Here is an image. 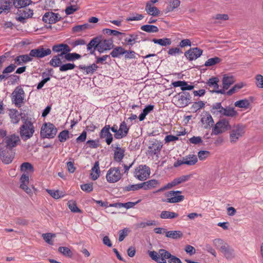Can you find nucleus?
<instances>
[{
  "instance_id": "nucleus-10",
  "label": "nucleus",
  "mask_w": 263,
  "mask_h": 263,
  "mask_svg": "<svg viewBox=\"0 0 263 263\" xmlns=\"http://www.w3.org/2000/svg\"><path fill=\"white\" fill-rule=\"evenodd\" d=\"M245 134V128L241 125H237L233 127L230 132V138L231 143H235L239 138Z\"/></svg>"
},
{
  "instance_id": "nucleus-17",
  "label": "nucleus",
  "mask_w": 263,
  "mask_h": 263,
  "mask_svg": "<svg viewBox=\"0 0 263 263\" xmlns=\"http://www.w3.org/2000/svg\"><path fill=\"white\" fill-rule=\"evenodd\" d=\"M202 50L199 48H192L185 52L184 55L190 61H193L200 57L202 54Z\"/></svg>"
},
{
  "instance_id": "nucleus-62",
  "label": "nucleus",
  "mask_w": 263,
  "mask_h": 263,
  "mask_svg": "<svg viewBox=\"0 0 263 263\" xmlns=\"http://www.w3.org/2000/svg\"><path fill=\"white\" fill-rule=\"evenodd\" d=\"M129 232V230L127 228H124L119 232V241H122L124 240L125 237L127 235Z\"/></svg>"
},
{
  "instance_id": "nucleus-23",
  "label": "nucleus",
  "mask_w": 263,
  "mask_h": 263,
  "mask_svg": "<svg viewBox=\"0 0 263 263\" xmlns=\"http://www.w3.org/2000/svg\"><path fill=\"white\" fill-rule=\"evenodd\" d=\"M220 250L227 259H231L234 257V250L227 244L222 245Z\"/></svg>"
},
{
  "instance_id": "nucleus-6",
  "label": "nucleus",
  "mask_w": 263,
  "mask_h": 263,
  "mask_svg": "<svg viewBox=\"0 0 263 263\" xmlns=\"http://www.w3.org/2000/svg\"><path fill=\"white\" fill-rule=\"evenodd\" d=\"M191 99L190 94L185 91L179 92L174 97L176 105L179 107H184L188 105L191 102Z\"/></svg>"
},
{
  "instance_id": "nucleus-57",
  "label": "nucleus",
  "mask_w": 263,
  "mask_h": 263,
  "mask_svg": "<svg viewBox=\"0 0 263 263\" xmlns=\"http://www.w3.org/2000/svg\"><path fill=\"white\" fill-rule=\"evenodd\" d=\"M156 224V221L155 220H148L146 222H141L139 223L138 227L140 228H144L147 226H155Z\"/></svg>"
},
{
  "instance_id": "nucleus-64",
  "label": "nucleus",
  "mask_w": 263,
  "mask_h": 263,
  "mask_svg": "<svg viewBox=\"0 0 263 263\" xmlns=\"http://www.w3.org/2000/svg\"><path fill=\"white\" fill-rule=\"evenodd\" d=\"M256 84L259 88H263V76L258 74L255 77Z\"/></svg>"
},
{
  "instance_id": "nucleus-16",
  "label": "nucleus",
  "mask_w": 263,
  "mask_h": 263,
  "mask_svg": "<svg viewBox=\"0 0 263 263\" xmlns=\"http://www.w3.org/2000/svg\"><path fill=\"white\" fill-rule=\"evenodd\" d=\"M110 128L109 125H106L102 128L100 133V138L105 139V142L108 145H110L113 140L112 135L109 132Z\"/></svg>"
},
{
  "instance_id": "nucleus-1",
  "label": "nucleus",
  "mask_w": 263,
  "mask_h": 263,
  "mask_svg": "<svg viewBox=\"0 0 263 263\" xmlns=\"http://www.w3.org/2000/svg\"><path fill=\"white\" fill-rule=\"evenodd\" d=\"M22 119L25 121L20 128V134L22 140L26 141L32 137L35 132V128L30 121L25 120L23 117H22Z\"/></svg>"
},
{
  "instance_id": "nucleus-34",
  "label": "nucleus",
  "mask_w": 263,
  "mask_h": 263,
  "mask_svg": "<svg viewBox=\"0 0 263 263\" xmlns=\"http://www.w3.org/2000/svg\"><path fill=\"white\" fill-rule=\"evenodd\" d=\"M33 14V12L32 10L29 9L27 11H24L23 13H21L17 18V20L21 23H25L26 20L29 17H32Z\"/></svg>"
},
{
  "instance_id": "nucleus-42",
  "label": "nucleus",
  "mask_w": 263,
  "mask_h": 263,
  "mask_svg": "<svg viewBox=\"0 0 263 263\" xmlns=\"http://www.w3.org/2000/svg\"><path fill=\"white\" fill-rule=\"evenodd\" d=\"M79 9V7L77 5V2H75V4L70 5L67 6L65 12L67 15L73 14L76 11Z\"/></svg>"
},
{
  "instance_id": "nucleus-30",
  "label": "nucleus",
  "mask_w": 263,
  "mask_h": 263,
  "mask_svg": "<svg viewBox=\"0 0 263 263\" xmlns=\"http://www.w3.org/2000/svg\"><path fill=\"white\" fill-rule=\"evenodd\" d=\"M238 115V112L233 107L227 106L224 107L222 112V117H235Z\"/></svg>"
},
{
  "instance_id": "nucleus-55",
  "label": "nucleus",
  "mask_w": 263,
  "mask_h": 263,
  "mask_svg": "<svg viewBox=\"0 0 263 263\" xmlns=\"http://www.w3.org/2000/svg\"><path fill=\"white\" fill-rule=\"evenodd\" d=\"M89 25L88 24H84L83 25H77L72 28V31L74 32H80L82 31L88 29Z\"/></svg>"
},
{
  "instance_id": "nucleus-50",
  "label": "nucleus",
  "mask_w": 263,
  "mask_h": 263,
  "mask_svg": "<svg viewBox=\"0 0 263 263\" xmlns=\"http://www.w3.org/2000/svg\"><path fill=\"white\" fill-rule=\"evenodd\" d=\"M49 64L53 67H60L62 65V61L59 57L53 56L50 61Z\"/></svg>"
},
{
  "instance_id": "nucleus-38",
  "label": "nucleus",
  "mask_w": 263,
  "mask_h": 263,
  "mask_svg": "<svg viewBox=\"0 0 263 263\" xmlns=\"http://www.w3.org/2000/svg\"><path fill=\"white\" fill-rule=\"evenodd\" d=\"M178 216V214L177 213L169 211H163L160 215V217L161 219H173Z\"/></svg>"
},
{
  "instance_id": "nucleus-54",
  "label": "nucleus",
  "mask_w": 263,
  "mask_h": 263,
  "mask_svg": "<svg viewBox=\"0 0 263 263\" xmlns=\"http://www.w3.org/2000/svg\"><path fill=\"white\" fill-rule=\"evenodd\" d=\"M76 67V65L73 63H66L61 65L59 70L60 71L63 72L69 70L73 69Z\"/></svg>"
},
{
  "instance_id": "nucleus-5",
  "label": "nucleus",
  "mask_w": 263,
  "mask_h": 263,
  "mask_svg": "<svg viewBox=\"0 0 263 263\" xmlns=\"http://www.w3.org/2000/svg\"><path fill=\"white\" fill-rule=\"evenodd\" d=\"M0 156L3 162L9 164L14 157V153L12 149L4 147V143H0Z\"/></svg>"
},
{
  "instance_id": "nucleus-19",
  "label": "nucleus",
  "mask_w": 263,
  "mask_h": 263,
  "mask_svg": "<svg viewBox=\"0 0 263 263\" xmlns=\"http://www.w3.org/2000/svg\"><path fill=\"white\" fill-rule=\"evenodd\" d=\"M99 45V36L92 39L87 45V50L89 51L90 54L96 55L95 50L98 51Z\"/></svg>"
},
{
  "instance_id": "nucleus-13",
  "label": "nucleus",
  "mask_w": 263,
  "mask_h": 263,
  "mask_svg": "<svg viewBox=\"0 0 263 263\" xmlns=\"http://www.w3.org/2000/svg\"><path fill=\"white\" fill-rule=\"evenodd\" d=\"M219 82V79L217 77H213L210 79L206 82L205 87L207 88L209 87L210 88H213V89L211 90L212 92H215L217 93L220 94H225L226 91L224 89H219V85L218 83Z\"/></svg>"
},
{
  "instance_id": "nucleus-47",
  "label": "nucleus",
  "mask_w": 263,
  "mask_h": 263,
  "mask_svg": "<svg viewBox=\"0 0 263 263\" xmlns=\"http://www.w3.org/2000/svg\"><path fill=\"white\" fill-rule=\"evenodd\" d=\"M234 105L236 107L239 108H247L249 106L250 103L248 100L243 99L235 102Z\"/></svg>"
},
{
  "instance_id": "nucleus-51",
  "label": "nucleus",
  "mask_w": 263,
  "mask_h": 263,
  "mask_svg": "<svg viewBox=\"0 0 263 263\" xmlns=\"http://www.w3.org/2000/svg\"><path fill=\"white\" fill-rule=\"evenodd\" d=\"M69 131L67 130H64L60 133L58 135V138L61 142H64L68 139L69 137Z\"/></svg>"
},
{
  "instance_id": "nucleus-29",
  "label": "nucleus",
  "mask_w": 263,
  "mask_h": 263,
  "mask_svg": "<svg viewBox=\"0 0 263 263\" xmlns=\"http://www.w3.org/2000/svg\"><path fill=\"white\" fill-rule=\"evenodd\" d=\"M183 158L184 161V164H186L189 166L194 165L198 161L197 156L193 154L187 155Z\"/></svg>"
},
{
  "instance_id": "nucleus-24",
  "label": "nucleus",
  "mask_w": 263,
  "mask_h": 263,
  "mask_svg": "<svg viewBox=\"0 0 263 263\" xmlns=\"http://www.w3.org/2000/svg\"><path fill=\"white\" fill-rule=\"evenodd\" d=\"M12 6V0H0V14L8 13Z\"/></svg>"
},
{
  "instance_id": "nucleus-45",
  "label": "nucleus",
  "mask_w": 263,
  "mask_h": 263,
  "mask_svg": "<svg viewBox=\"0 0 263 263\" xmlns=\"http://www.w3.org/2000/svg\"><path fill=\"white\" fill-rule=\"evenodd\" d=\"M11 121L14 124H17L20 121V118L17 110H11L9 114Z\"/></svg>"
},
{
  "instance_id": "nucleus-2",
  "label": "nucleus",
  "mask_w": 263,
  "mask_h": 263,
  "mask_svg": "<svg viewBox=\"0 0 263 263\" xmlns=\"http://www.w3.org/2000/svg\"><path fill=\"white\" fill-rule=\"evenodd\" d=\"M148 255L151 258L158 263H167L166 259H169L171 254L164 249H160L158 252L149 251Z\"/></svg>"
},
{
  "instance_id": "nucleus-52",
  "label": "nucleus",
  "mask_w": 263,
  "mask_h": 263,
  "mask_svg": "<svg viewBox=\"0 0 263 263\" xmlns=\"http://www.w3.org/2000/svg\"><path fill=\"white\" fill-rule=\"evenodd\" d=\"M125 151H115L114 155V159L116 162H121L125 156Z\"/></svg>"
},
{
  "instance_id": "nucleus-60",
  "label": "nucleus",
  "mask_w": 263,
  "mask_h": 263,
  "mask_svg": "<svg viewBox=\"0 0 263 263\" xmlns=\"http://www.w3.org/2000/svg\"><path fill=\"white\" fill-rule=\"evenodd\" d=\"M242 87L243 85L242 84H236L231 89H230L226 93H227V95L231 96L232 94L235 93L237 91L241 88Z\"/></svg>"
},
{
  "instance_id": "nucleus-7",
  "label": "nucleus",
  "mask_w": 263,
  "mask_h": 263,
  "mask_svg": "<svg viewBox=\"0 0 263 263\" xmlns=\"http://www.w3.org/2000/svg\"><path fill=\"white\" fill-rule=\"evenodd\" d=\"M122 176L119 167H112L107 171L106 178L109 183H116L121 179Z\"/></svg>"
},
{
  "instance_id": "nucleus-18",
  "label": "nucleus",
  "mask_w": 263,
  "mask_h": 263,
  "mask_svg": "<svg viewBox=\"0 0 263 263\" xmlns=\"http://www.w3.org/2000/svg\"><path fill=\"white\" fill-rule=\"evenodd\" d=\"M143 33L139 32L138 33H132L128 34V36H127L124 39V41L127 43L128 45L133 46L136 43H139L143 40L139 37L140 35L142 34Z\"/></svg>"
},
{
  "instance_id": "nucleus-48",
  "label": "nucleus",
  "mask_w": 263,
  "mask_h": 263,
  "mask_svg": "<svg viewBox=\"0 0 263 263\" xmlns=\"http://www.w3.org/2000/svg\"><path fill=\"white\" fill-rule=\"evenodd\" d=\"M46 191L51 195V197L55 199H59L64 196L63 192H61L59 190L54 191L47 189Z\"/></svg>"
},
{
  "instance_id": "nucleus-49",
  "label": "nucleus",
  "mask_w": 263,
  "mask_h": 263,
  "mask_svg": "<svg viewBox=\"0 0 263 263\" xmlns=\"http://www.w3.org/2000/svg\"><path fill=\"white\" fill-rule=\"evenodd\" d=\"M21 171L22 172H33L34 171L32 165L29 162H24L21 165Z\"/></svg>"
},
{
  "instance_id": "nucleus-12",
  "label": "nucleus",
  "mask_w": 263,
  "mask_h": 263,
  "mask_svg": "<svg viewBox=\"0 0 263 263\" xmlns=\"http://www.w3.org/2000/svg\"><path fill=\"white\" fill-rule=\"evenodd\" d=\"M61 18V15L59 13L48 11L43 16L42 20L45 23L52 24L60 21Z\"/></svg>"
},
{
  "instance_id": "nucleus-3",
  "label": "nucleus",
  "mask_w": 263,
  "mask_h": 263,
  "mask_svg": "<svg viewBox=\"0 0 263 263\" xmlns=\"http://www.w3.org/2000/svg\"><path fill=\"white\" fill-rule=\"evenodd\" d=\"M57 133V128L51 123H44L41 129V136L42 138H53Z\"/></svg>"
},
{
  "instance_id": "nucleus-14",
  "label": "nucleus",
  "mask_w": 263,
  "mask_h": 263,
  "mask_svg": "<svg viewBox=\"0 0 263 263\" xmlns=\"http://www.w3.org/2000/svg\"><path fill=\"white\" fill-rule=\"evenodd\" d=\"M51 50L49 48L44 49L40 47L36 49H33L30 51V56L37 58H43L47 55H50Z\"/></svg>"
},
{
  "instance_id": "nucleus-41",
  "label": "nucleus",
  "mask_w": 263,
  "mask_h": 263,
  "mask_svg": "<svg viewBox=\"0 0 263 263\" xmlns=\"http://www.w3.org/2000/svg\"><path fill=\"white\" fill-rule=\"evenodd\" d=\"M152 41L155 44H158L162 46H166L171 44V40L168 38H163L160 39H153Z\"/></svg>"
},
{
  "instance_id": "nucleus-20",
  "label": "nucleus",
  "mask_w": 263,
  "mask_h": 263,
  "mask_svg": "<svg viewBox=\"0 0 263 263\" xmlns=\"http://www.w3.org/2000/svg\"><path fill=\"white\" fill-rule=\"evenodd\" d=\"M224 107H222L221 103L216 102L213 104L210 107L211 113L216 116L222 117V112Z\"/></svg>"
},
{
  "instance_id": "nucleus-21",
  "label": "nucleus",
  "mask_w": 263,
  "mask_h": 263,
  "mask_svg": "<svg viewBox=\"0 0 263 263\" xmlns=\"http://www.w3.org/2000/svg\"><path fill=\"white\" fill-rule=\"evenodd\" d=\"M129 128L126 123L123 121L121 123L119 128V132L117 134H115V138L117 139H121L125 137L128 133Z\"/></svg>"
},
{
  "instance_id": "nucleus-15",
  "label": "nucleus",
  "mask_w": 263,
  "mask_h": 263,
  "mask_svg": "<svg viewBox=\"0 0 263 263\" xmlns=\"http://www.w3.org/2000/svg\"><path fill=\"white\" fill-rule=\"evenodd\" d=\"M113 41L111 39L101 40V37L99 36V45L98 51L101 53L104 51L108 50L114 47Z\"/></svg>"
},
{
  "instance_id": "nucleus-46",
  "label": "nucleus",
  "mask_w": 263,
  "mask_h": 263,
  "mask_svg": "<svg viewBox=\"0 0 263 263\" xmlns=\"http://www.w3.org/2000/svg\"><path fill=\"white\" fill-rule=\"evenodd\" d=\"M205 103L201 101L194 102L191 106V110L193 112H196L204 107Z\"/></svg>"
},
{
  "instance_id": "nucleus-59",
  "label": "nucleus",
  "mask_w": 263,
  "mask_h": 263,
  "mask_svg": "<svg viewBox=\"0 0 263 263\" xmlns=\"http://www.w3.org/2000/svg\"><path fill=\"white\" fill-rule=\"evenodd\" d=\"M55 236V234H52L51 233H45L42 234V237L44 240L48 244L52 245L53 241L52 240V238Z\"/></svg>"
},
{
  "instance_id": "nucleus-27",
  "label": "nucleus",
  "mask_w": 263,
  "mask_h": 263,
  "mask_svg": "<svg viewBox=\"0 0 263 263\" xmlns=\"http://www.w3.org/2000/svg\"><path fill=\"white\" fill-rule=\"evenodd\" d=\"M145 11L150 15L156 16L160 13L159 9L150 3V2H147L145 5Z\"/></svg>"
},
{
  "instance_id": "nucleus-61",
  "label": "nucleus",
  "mask_w": 263,
  "mask_h": 263,
  "mask_svg": "<svg viewBox=\"0 0 263 263\" xmlns=\"http://www.w3.org/2000/svg\"><path fill=\"white\" fill-rule=\"evenodd\" d=\"M68 205L71 212L74 213H81V211L77 207V204L74 202L69 201Z\"/></svg>"
},
{
  "instance_id": "nucleus-35",
  "label": "nucleus",
  "mask_w": 263,
  "mask_h": 263,
  "mask_svg": "<svg viewBox=\"0 0 263 263\" xmlns=\"http://www.w3.org/2000/svg\"><path fill=\"white\" fill-rule=\"evenodd\" d=\"M125 53V49L121 46H117L113 49L110 55L113 58H120Z\"/></svg>"
},
{
  "instance_id": "nucleus-28",
  "label": "nucleus",
  "mask_w": 263,
  "mask_h": 263,
  "mask_svg": "<svg viewBox=\"0 0 263 263\" xmlns=\"http://www.w3.org/2000/svg\"><path fill=\"white\" fill-rule=\"evenodd\" d=\"M100 173L101 172L99 167V162L97 161L95 162L91 170L90 176L91 179L93 180H97L99 177Z\"/></svg>"
},
{
  "instance_id": "nucleus-31",
  "label": "nucleus",
  "mask_w": 263,
  "mask_h": 263,
  "mask_svg": "<svg viewBox=\"0 0 263 263\" xmlns=\"http://www.w3.org/2000/svg\"><path fill=\"white\" fill-rule=\"evenodd\" d=\"M162 147V144L161 142L156 141L154 142L151 146H149L151 149V153L155 155H157L160 152Z\"/></svg>"
},
{
  "instance_id": "nucleus-39",
  "label": "nucleus",
  "mask_w": 263,
  "mask_h": 263,
  "mask_svg": "<svg viewBox=\"0 0 263 263\" xmlns=\"http://www.w3.org/2000/svg\"><path fill=\"white\" fill-rule=\"evenodd\" d=\"M154 105H149L146 106L143 109V111L139 116V120L140 121L144 120L146 116L148 115L151 111H152L154 109Z\"/></svg>"
},
{
  "instance_id": "nucleus-26",
  "label": "nucleus",
  "mask_w": 263,
  "mask_h": 263,
  "mask_svg": "<svg viewBox=\"0 0 263 263\" xmlns=\"http://www.w3.org/2000/svg\"><path fill=\"white\" fill-rule=\"evenodd\" d=\"M78 68L84 71V72L86 74H92L98 68V66L97 65L96 63H93L92 64L89 66H85L83 65H80L78 66Z\"/></svg>"
},
{
  "instance_id": "nucleus-44",
  "label": "nucleus",
  "mask_w": 263,
  "mask_h": 263,
  "mask_svg": "<svg viewBox=\"0 0 263 263\" xmlns=\"http://www.w3.org/2000/svg\"><path fill=\"white\" fill-rule=\"evenodd\" d=\"M81 58V55L77 53H67L65 56L64 58L67 61H73L76 60L80 59Z\"/></svg>"
},
{
  "instance_id": "nucleus-63",
  "label": "nucleus",
  "mask_w": 263,
  "mask_h": 263,
  "mask_svg": "<svg viewBox=\"0 0 263 263\" xmlns=\"http://www.w3.org/2000/svg\"><path fill=\"white\" fill-rule=\"evenodd\" d=\"M168 54L170 55L175 56L177 54H182L183 52L182 50L177 47L170 48L168 52Z\"/></svg>"
},
{
  "instance_id": "nucleus-37",
  "label": "nucleus",
  "mask_w": 263,
  "mask_h": 263,
  "mask_svg": "<svg viewBox=\"0 0 263 263\" xmlns=\"http://www.w3.org/2000/svg\"><path fill=\"white\" fill-rule=\"evenodd\" d=\"M168 197H170V198H167L165 201L168 203H177L182 201L184 198V196L182 195H178L174 194V195H167Z\"/></svg>"
},
{
  "instance_id": "nucleus-8",
  "label": "nucleus",
  "mask_w": 263,
  "mask_h": 263,
  "mask_svg": "<svg viewBox=\"0 0 263 263\" xmlns=\"http://www.w3.org/2000/svg\"><path fill=\"white\" fill-rule=\"evenodd\" d=\"M150 168L146 165H140L134 171V176L139 180L144 181L149 177Z\"/></svg>"
},
{
  "instance_id": "nucleus-56",
  "label": "nucleus",
  "mask_w": 263,
  "mask_h": 263,
  "mask_svg": "<svg viewBox=\"0 0 263 263\" xmlns=\"http://www.w3.org/2000/svg\"><path fill=\"white\" fill-rule=\"evenodd\" d=\"M81 189L84 192L90 193L93 190V183L92 182L81 185Z\"/></svg>"
},
{
  "instance_id": "nucleus-9",
  "label": "nucleus",
  "mask_w": 263,
  "mask_h": 263,
  "mask_svg": "<svg viewBox=\"0 0 263 263\" xmlns=\"http://www.w3.org/2000/svg\"><path fill=\"white\" fill-rule=\"evenodd\" d=\"M230 127L229 121L226 119H222L217 122L212 129V135H217L229 129Z\"/></svg>"
},
{
  "instance_id": "nucleus-4",
  "label": "nucleus",
  "mask_w": 263,
  "mask_h": 263,
  "mask_svg": "<svg viewBox=\"0 0 263 263\" xmlns=\"http://www.w3.org/2000/svg\"><path fill=\"white\" fill-rule=\"evenodd\" d=\"M25 96L23 89L21 86H17L12 93V102L16 107H20L24 102Z\"/></svg>"
},
{
  "instance_id": "nucleus-32",
  "label": "nucleus",
  "mask_w": 263,
  "mask_h": 263,
  "mask_svg": "<svg viewBox=\"0 0 263 263\" xmlns=\"http://www.w3.org/2000/svg\"><path fill=\"white\" fill-rule=\"evenodd\" d=\"M127 202L126 203H113V204H110L109 206L110 207H116L121 208L122 207H124L126 208V209H128L130 208H132L134 207L138 202Z\"/></svg>"
},
{
  "instance_id": "nucleus-53",
  "label": "nucleus",
  "mask_w": 263,
  "mask_h": 263,
  "mask_svg": "<svg viewBox=\"0 0 263 263\" xmlns=\"http://www.w3.org/2000/svg\"><path fill=\"white\" fill-rule=\"evenodd\" d=\"M180 5L179 0H173L170 2L169 6L167 7L168 11H172L175 9L178 8Z\"/></svg>"
},
{
  "instance_id": "nucleus-22",
  "label": "nucleus",
  "mask_w": 263,
  "mask_h": 263,
  "mask_svg": "<svg viewBox=\"0 0 263 263\" xmlns=\"http://www.w3.org/2000/svg\"><path fill=\"white\" fill-rule=\"evenodd\" d=\"M235 81L234 77L231 74H224L222 78L223 89L226 91Z\"/></svg>"
},
{
  "instance_id": "nucleus-58",
  "label": "nucleus",
  "mask_w": 263,
  "mask_h": 263,
  "mask_svg": "<svg viewBox=\"0 0 263 263\" xmlns=\"http://www.w3.org/2000/svg\"><path fill=\"white\" fill-rule=\"evenodd\" d=\"M59 251L62 253L63 255L66 256H68V257H70L72 255V252L71 251H70V250L67 248V247H60L59 248Z\"/></svg>"
},
{
  "instance_id": "nucleus-11",
  "label": "nucleus",
  "mask_w": 263,
  "mask_h": 263,
  "mask_svg": "<svg viewBox=\"0 0 263 263\" xmlns=\"http://www.w3.org/2000/svg\"><path fill=\"white\" fill-rule=\"evenodd\" d=\"M20 141L18 136L15 134L6 136L1 143L4 144V147L12 149L15 147Z\"/></svg>"
},
{
  "instance_id": "nucleus-25",
  "label": "nucleus",
  "mask_w": 263,
  "mask_h": 263,
  "mask_svg": "<svg viewBox=\"0 0 263 263\" xmlns=\"http://www.w3.org/2000/svg\"><path fill=\"white\" fill-rule=\"evenodd\" d=\"M201 122L203 124H205L204 126L205 128H208L210 126H213L214 122L211 115L207 111H205L202 115Z\"/></svg>"
},
{
  "instance_id": "nucleus-40",
  "label": "nucleus",
  "mask_w": 263,
  "mask_h": 263,
  "mask_svg": "<svg viewBox=\"0 0 263 263\" xmlns=\"http://www.w3.org/2000/svg\"><path fill=\"white\" fill-rule=\"evenodd\" d=\"M141 30L148 33H156L158 32V28L155 25H143L140 28Z\"/></svg>"
},
{
  "instance_id": "nucleus-33",
  "label": "nucleus",
  "mask_w": 263,
  "mask_h": 263,
  "mask_svg": "<svg viewBox=\"0 0 263 263\" xmlns=\"http://www.w3.org/2000/svg\"><path fill=\"white\" fill-rule=\"evenodd\" d=\"M12 4L17 9L24 8L28 6L31 2V0H12Z\"/></svg>"
},
{
  "instance_id": "nucleus-43",
  "label": "nucleus",
  "mask_w": 263,
  "mask_h": 263,
  "mask_svg": "<svg viewBox=\"0 0 263 263\" xmlns=\"http://www.w3.org/2000/svg\"><path fill=\"white\" fill-rule=\"evenodd\" d=\"M221 61V59L218 57H215L214 58L209 59L204 63V66L206 67L212 66L219 63Z\"/></svg>"
},
{
  "instance_id": "nucleus-36",
  "label": "nucleus",
  "mask_w": 263,
  "mask_h": 263,
  "mask_svg": "<svg viewBox=\"0 0 263 263\" xmlns=\"http://www.w3.org/2000/svg\"><path fill=\"white\" fill-rule=\"evenodd\" d=\"M166 237L174 239L180 238L183 236V233L180 231H170L165 232Z\"/></svg>"
}]
</instances>
